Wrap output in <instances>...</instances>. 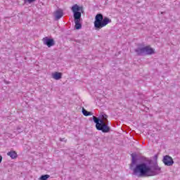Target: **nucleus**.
I'll use <instances>...</instances> for the list:
<instances>
[{"label":"nucleus","mask_w":180,"mask_h":180,"mask_svg":"<svg viewBox=\"0 0 180 180\" xmlns=\"http://www.w3.org/2000/svg\"><path fill=\"white\" fill-rule=\"evenodd\" d=\"M131 156V164L130 165V169H133V175L138 176V178H143L144 176H154L158 175L161 171V167H158L157 162H155L152 166H149L146 162H142L140 164L137 163V160L136 159V155L132 153ZM136 165L135 168L133 169V166Z\"/></svg>","instance_id":"obj_1"},{"label":"nucleus","mask_w":180,"mask_h":180,"mask_svg":"<svg viewBox=\"0 0 180 180\" xmlns=\"http://www.w3.org/2000/svg\"><path fill=\"white\" fill-rule=\"evenodd\" d=\"M71 9L72 12L73 13L75 30H79V29L82 28V25H81L80 22L82 13H84V7L75 4Z\"/></svg>","instance_id":"obj_2"},{"label":"nucleus","mask_w":180,"mask_h":180,"mask_svg":"<svg viewBox=\"0 0 180 180\" xmlns=\"http://www.w3.org/2000/svg\"><path fill=\"white\" fill-rule=\"evenodd\" d=\"M108 23H112V20L108 17H104L102 13H98L95 16L94 27L96 30H100L102 27H105Z\"/></svg>","instance_id":"obj_3"},{"label":"nucleus","mask_w":180,"mask_h":180,"mask_svg":"<svg viewBox=\"0 0 180 180\" xmlns=\"http://www.w3.org/2000/svg\"><path fill=\"white\" fill-rule=\"evenodd\" d=\"M93 121L96 123V130H99L103 133H109L110 131V127H109V122H104L101 118H98L96 116H93Z\"/></svg>","instance_id":"obj_4"},{"label":"nucleus","mask_w":180,"mask_h":180,"mask_svg":"<svg viewBox=\"0 0 180 180\" xmlns=\"http://www.w3.org/2000/svg\"><path fill=\"white\" fill-rule=\"evenodd\" d=\"M135 53H136L137 56H151V54H154L155 51L154 49L151 48L150 46H147L136 49Z\"/></svg>","instance_id":"obj_5"},{"label":"nucleus","mask_w":180,"mask_h":180,"mask_svg":"<svg viewBox=\"0 0 180 180\" xmlns=\"http://www.w3.org/2000/svg\"><path fill=\"white\" fill-rule=\"evenodd\" d=\"M162 162L166 167H172L174 165V159L169 155H165L163 157Z\"/></svg>","instance_id":"obj_6"},{"label":"nucleus","mask_w":180,"mask_h":180,"mask_svg":"<svg viewBox=\"0 0 180 180\" xmlns=\"http://www.w3.org/2000/svg\"><path fill=\"white\" fill-rule=\"evenodd\" d=\"M42 41L47 47H53L56 44V41L53 39L49 37H44L42 39Z\"/></svg>","instance_id":"obj_7"},{"label":"nucleus","mask_w":180,"mask_h":180,"mask_svg":"<svg viewBox=\"0 0 180 180\" xmlns=\"http://www.w3.org/2000/svg\"><path fill=\"white\" fill-rule=\"evenodd\" d=\"M64 16V12L62 9H58L55 12V18L56 20H59V19H61V17Z\"/></svg>","instance_id":"obj_8"},{"label":"nucleus","mask_w":180,"mask_h":180,"mask_svg":"<svg viewBox=\"0 0 180 180\" xmlns=\"http://www.w3.org/2000/svg\"><path fill=\"white\" fill-rule=\"evenodd\" d=\"M52 77L53 79L58 81V79H61L63 77V74L61 72H56L55 73L52 74Z\"/></svg>","instance_id":"obj_9"},{"label":"nucleus","mask_w":180,"mask_h":180,"mask_svg":"<svg viewBox=\"0 0 180 180\" xmlns=\"http://www.w3.org/2000/svg\"><path fill=\"white\" fill-rule=\"evenodd\" d=\"M7 155H8V157H11V158H12V160H15V159L18 158V153L15 150H11V151L7 153Z\"/></svg>","instance_id":"obj_10"},{"label":"nucleus","mask_w":180,"mask_h":180,"mask_svg":"<svg viewBox=\"0 0 180 180\" xmlns=\"http://www.w3.org/2000/svg\"><path fill=\"white\" fill-rule=\"evenodd\" d=\"M103 120L105 123H109V120H108V115L102 112L101 116L98 117V119H101Z\"/></svg>","instance_id":"obj_11"},{"label":"nucleus","mask_w":180,"mask_h":180,"mask_svg":"<svg viewBox=\"0 0 180 180\" xmlns=\"http://www.w3.org/2000/svg\"><path fill=\"white\" fill-rule=\"evenodd\" d=\"M82 113L84 116H91L92 115V112L87 111L85 110V108H82Z\"/></svg>","instance_id":"obj_12"},{"label":"nucleus","mask_w":180,"mask_h":180,"mask_svg":"<svg viewBox=\"0 0 180 180\" xmlns=\"http://www.w3.org/2000/svg\"><path fill=\"white\" fill-rule=\"evenodd\" d=\"M48 178H50V175L49 174H44V175H41L39 177V180H47Z\"/></svg>","instance_id":"obj_13"},{"label":"nucleus","mask_w":180,"mask_h":180,"mask_svg":"<svg viewBox=\"0 0 180 180\" xmlns=\"http://www.w3.org/2000/svg\"><path fill=\"white\" fill-rule=\"evenodd\" d=\"M36 0H24V4H33Z\"/></svg>","instance_id":"obj_14"},{"label":"nucleus","mask_w":180,"mask_h":180,"mask_svg":"<svg viewBox=\"0 0 180 180\" xmlns=\"http://www.w3.org/2000/svg\"><path fill=\"white\" fill-rule=\"evenodd\" d=\"M2 162V155H0V164Z\"/></svg>","instance_id":"obj_15"},{"label":"nucleus","mask_w":180,"mask_h":180,"mask_svg":"<svg viewBox=\"0 0 180 180\" xmlns=\"http://www.w3.org/2000/svg\"><path fill=\"white\" fill-rule=\"evenodd\" d=\"M60 141H64V139H60Z\"/></svg>","instance_id":"obj_16"},{"label":"nucleus","mask_w":180,"mask_h":180,"mask_svg":"<svg viewBox=\"0 0 180 180\" xmlns=\"http://www.w3.org/2000/svg\"><path fill=\"white\" fill-rule=\"evenodd\" d=\"M155 160H157V158H158V156H157V155H155Z\"/></svg>","instance_id":"obj_17"}]
</instances>
